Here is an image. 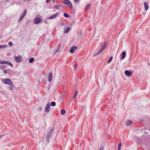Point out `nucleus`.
<instances>
[{"mask_svg":"<svg viewBox=\"0 0 150 150\" xmlns=\"http://www.w3.org/2000/svg\"><path fill=\"white\" fill-rule=\"evenodd\" d=\"M63 4H64L66 5L70 8H72V4L69 0H64L63 1Z\"/></svg>","mask_w":150,"mask_h":150,"instance_id":"obj_5","label":"nucleus"},{"mask_svg":"<svg viewBox=\"0 0 150 150\" xmlns=\"http://www.w3.org/2000/svg\"><path fill=\"white\" fill-rule=\"evenodd\" d=\"M53 3H54L56 1H57V0H53Z\"/></svg>","mask_w":150,"mask_h":150,"instance_id":"obj_38","label":"nucleus"},{"mask_svg":"<svg viewBox=\"0 0 150 150\" xmlns=\"http://www.w3.org/2000/svg\"><path fill=\"white\" fill-rule=\"evenodd\" d=\"M66 111L65 110H61V113L62 115H64L66 113Z\"/></svg>","mask_w":150,"mask_h":150,"instance_id":"obj_23","label":"nucleus"},{"mask_svg":"<svg viewBox=\"0 0 150 150\" xmlns=\"http://www.w3.org/2000/svg\"><path fill=\"white\" fill-rule=\"evenodd\" d=\"M13 87H10L9 88L11 90H13Z\"/></svg>","mask_w":150,"mask_h":150,"instance_id":"obj_34","label":"nucleus"},{"mask_svg":"<svg viewBox=\"0 0 150 150\" xmlns=\"http://www.w3.org/2000/svg\"><path fill=\"white\" fill-rule=\"evenodd\" d=\"M90 6L91 4H87L86 5L85 8V10L86 11L88 10L89 9Z\"/></svg>","mask_w":150,"mask_h":150,"instance_id":"obj_20","label":"nucleus"},{"mask_svg":"<svg viewBox=\"0 0 150 150\" xmlns=\"http://www.w3.org/2000/svg\"><path fill=\"white\" fill-rule=\"evenodd\" d=\"M132 123V122L130 120H128L126 122V125L127 126H129Z\"/></svg>","mask_w":150,"mask_h":150,"instance_id":"obj_17","label":"nucleus"},{"mask_svg":"<svg viewBox=\"0 0 150 150\" xmlns=\"http://www.w3.org/2000/svg\"><path fill=\"white\" fill-rule=\"evenodd\" d=\"M112 59H113V57H110L109 59L108 60V63H109L110 62H111V61H112Z\"/></svg>","mask_w":150,"mask_h":150,"instance_id":"obj_27","label":"nucleus"},{"mask_svg":"<svg viewBox=\"0 0 150 150\" xmlns=\"http://www.w3.org/2000/svg\"><path fill=\"white\" fill-rule=\"evenodd\" d=\"M77 64H75L74 65V70H76V68H77Z\"/></svg>","mask_w":150,"mask_h":150,"instance_id":"obj_29","label":"nucleus"},{"mask_svg":"<svg viewBox=\"0 0 150 150\" xmlns=\"http://www.w3.org/2000/svg\"><path fill=\"white\" fill-rule=\"evenodd\" d=\"M0 64H7L11 67H13V64L10 62L7 61H2L0 60Z\"/></svg>","mask_w":150,"mask_h":150,"instance_id":"obj_6","label":"nucleus"},{"mask_svg":"<svg viewBox=\"0 0 150 150\" xmlns=\"http://www.w3.org/2000/svg\"><path fill=\"white\" fill-rule=\"evenodd\" d=\"M50 104L49 103L47 104L45 109V111L46 112H50Z\"/></svg>","mask_w":150,"mask_h":150,"instance_id":"obj_9","label":"nucleus"},{"mask_svg":"<svg viewBox=\"0 0 150 150\" xmlns=\"http://www.w3.org/2000/svg\"><path fill=\"white\" fill-rule=\"evenodd\" d=\"M6 67H7L6 66H5V65L3 66L2 67V69H4L6 68Z\"/></svg>","mask_w":150,"mask_h":150,"instance_id":"obj_32","label":"nucleus"},{"mask_svg":"<svg viewBox=\"0 0 150 150\" xmlns=\"http://www.w3.org/2000/svg\"><path fill=\"white\" fill-rule=\"evenodd\" d=\"M59 47H58L57 48V50H56V51H55V52L54 53H56V52H58V51L59 50Z\"/></svg>","mask_w":150,"mask_h":150,"instance_id":"obj_33","label":"nucleus"},{"mask_svg":"<svg viewBox=\"0 0 150 150\" xmlns=\"http://www.w3.org/2000/svg\"><path fill=\"white\" fill-rule=\"evenodd\" d=\"M8 45L10 46H12L13 45V43L11 42H8Z\"/></svg>","mask_w":150,"mask_h":150,"instance_id":"obj_30","label":"nucleus"},{"mask_svg":"<svg viewBox=\"0 0 150 150\" xmlns=\"http://www.w3.org/2000/svg\"><path fill=\"white\" fill-rule=\"evenodd\" d=\"M4 72L5 74H6L7 73V71L6 70H4Z\"/></svg>","mask_w":150,"mask_h":150,"instance_id":"obj_35","label":"nucleus"},{"mask_svg":"<svg viewBox=\"0 0 150 150\" xmlns=\"http://www.w3.org/2000/svg\"><path fill=\"white\" fill-rule=\"evenodd\" d=\"M78 91H75V93L73 97L74 98H75L76 97V96H77L78 95Z\"/></svg>","mask_w":150,"mask_h":150,"instance_id":"obj_21","label":"nucleus"},{"mask_svg":"<svg viewBox=\"0 0 150 150\" xmlns=\"http://www.w3.org/2000/svg\"><path fill=\"white\" fill-rule=\"evenodd\" d=\"M54 130V128L52 129L48 133L47 137V140L48 142H49L50 140L52 137V134L53 133Z\"/></svg>","mask_w":150,"mask_h":150,"instance_id":"obj_2","label":"nucleus"},{"mask_svg":"<svg viewBox=\"0 0 150 150\" xmlns=\"http://www.w3.org/2000/svg\"><path fill=\"white\" fill-rule=\"evenodd\" d=\"M1 66L0 65V68H1Z\"/></svg>","mask_w":150,"mask_h":150,"instance_id":"obj_41","label":"nucleus"},{"mask_svg":"<svg viewBox=\"0 0 150 150\" xmlns=\"http://www.w3.org/2000/svg\"><path fill=\"white\" fill-rule=\"evenodd\" d=\"M70 30V28L69 27H68L67 28H64V33H67L69 32Z\"/></svg>","mask_w":150,"mask_h":150,"instance_id":"obj_16","label":"nucleus"},{"mask_svg":"<svg viewBox=\"0 0 150 150\" xmlns=\"http://www.w3.org/2000/svg\"><path fill=\"white\" fill-rule=\"evenodd\" d=\"M26 12L27 10L26 9H25L23 11V12L21 13V15L19 17V18L18 20V22H20L23 19L26 15Z\"/></svg>","mask_w":150,"mask_h":150,"instance_id":"obj_4","label":"nucleus"},{"mask_svg":"<svg viewBox=\"0 0 150 150\" xmlns=\"http://www.w3.org/2000/svg\"><path fill=\"white\" fill-rule=\"evenodd\" d=\"M3 83L5 84H8L10 86H13V83L11 80L8 79H3Z\"/></svg>","mask_w":150,"mask_h":150,"instance_id":"obj_3","label":"nucleus"},{"mask_svg":"<svg viewBox=\"0 0 150 150\" xmlns=\"http://www.w3.org/2000/svg\"><path fill=\"white\" fill-rule=\"evenodd\" d=\"M42 19L41 18L39 17L36 18L34 20V23L35 24H38L41 21Z\"/></svg>","mask_w":150,"mask_h":150,"instance_id":"obj_7","label":"nucleus"},{"mask_svg":"<svg viewBox=\"0 0 150 150\" xmlns=\"http://www.w3.org/2000/svg\"><path fill=\"white\" fill-rule=\"evenodd\" d=\"M62 6L61 4H58L54 6V8L57 9H59L60 7Z\"/></svg>","mask_w":150,"mask_h":150,"instance_id":"obj_19","label":"nucleus"},{"mask_svg":"<svg viewBox=\"0 0 150 150\" xmlns=\"http://www.w3.org/2000/svg\"><path fill=\"white\" fill-rule=\"evenodd\" d=\"M79 0H74V2H78V1H79Z\"/></svg>","mask_w":150,"mask_h":150,"instance_id":"obj_36","label":"nucleus"},{"mask_svg":"<svg viewBox=\"0 0 150 150\" xmlns=\"http://www.w3.org/2000/svg\"><path fill=\"white\" fill-rule=\"evenodd\" d=\"M34 61V58L33 57L30 58L29 60V62L31 63Z\"/></svg>","mask_w":150,"mask_h":150,"instance_id":"obj_24","label":"nucleus"},{"mask_svg":"<svg viewBox=\"0 0 150 150\" xmlns=\"http://www.w3.org/2000/svg\"><path fill=\"white\" fill-rule=\"evenodd\" d=\"M77 49V46H72L70 48L69 52L71 53H73L75 52V50Z\"/></svg>","mask_w":150,"mask_h":150,"instance_id":"obj_8","label":"nucleus"},{"mask_svg":"<svg viewBox=\"0 0 150 150\" xmlns=\"http://www.w3.org/2000/svg\"><path fill=\"white\" fill-rule=\"evenodd\" d=\"M40 109L41 110H42V108H40Z\"/></svg>","mask_w":150,"mask_h":150,"instance_id":"obj_42","label":"nucleus"},{"mask_svg":"<svg viewBox=\"0 0 150 150\" xmlns=\"http://www.w3.org/2000/svg\"><path fill=\"white\" fill-rule=\"evenodd\" d=\"M64 16L66 18H69V16L68 14L66 13H64Z\"/></svg>","mask_w":150,"mask_h":150,"instance_id":"obj_28","label":"nucleus"},{"mask_svg":"<svg viewBox=\"0 0 150 150\" xmlns=\"http://www.w3.org/2000/svg\"><path fill=\"white\" fill-rule=\"evenodd\" d=\"M52 76L53 73L52 72L50 73L48 76V80L49 82H51L52 81Z\"/></svg>","mask_w":150,"mask_h":150,"instance_id":"obj_12","label":"nucleus"},{"mask_svg":"<svg viewBox=\"0 0 150 150\" xmlns=\"http://www.w3.org/2000/svg\"><path fill=\"white\" fill-rule=\"evenodd\" d=\"M51 105L52 106H54L56 105V103L54 101L52 102L51 103Z\"/></svg>","mask_w":150,"mask_h":150,"instance_id":"obj_26","label":"nucleus"},{"mask_svg":"<svg viewBox=\"0 0 150 150\" xmlns=\"http://www.w3.org/2000/svg\"><path fill=\"white\" fill-rule=\"evenodd\" d=\"M21 56L18 55V56L15 57V59L16 62L19 63L21 61Z\"/></svg>","mask_w":150,"mask_h":150,"instance_id":"obj_10","label":"nucleus"},{"mask_svg":"<svg viewBox=\"0 0 150 150\" xmlns=\"http://www.w3.org/2000/svg\"><path fill=\"white\" fill-rule=\"evenodd\" d=\"M74 99V98L73 97V98H72V99L71 100V101L73 100Z\"/></svg>","mask_w":150,"mask_h":150,"instance_id":"obj_39","label":"nucleus"},{"mask_svg":"<svg viewBox=\"0 0 150 150\" xmlns=\"http://www.w3.org/2000/svg\"><path fill=\"white\" fill-rule=\"evenodd\" d=\"M59 14V13H56L55 14L51 16V17H50V19H53L55 18H56L58 15Z\"/></svg>","mask_w":150,"mask_h":150,"instance_id":"obj_14","label":"nucleus"},{"mask_svg":"<svg viewBox=\"0 0 150 150\" xmlns=\"http://www.w3.org/2000/svg\"><path fill=\"white\" fill-rule=\"evenodd\" d=\"M2 137V136L0 135V138Z\"/></svg>","mask_w":150,"mask_h":150,"instance_id":"obj_40","label":"nucleus"},{"mask_svg":"<svg viewBox=\"0 0 150 150\" xmlns=\"http://www.w3.org/2000/svg\"><path fill=\"white\" fill-rule=\"evenodd\" d=\"M125 74L127 76H130L132 74V72L127 70H126L125 71Z\"/></svg>","mask_w":150,"mask_h":150,"instance_id":"obj_11","label":"nucleus"},{"mask_svg":"<svg viewBox=\"0 0 150 150\" xmlns=\"http://www.w3.org/2000/svg\"><path fill=\"white\" fill-rule=\"evenodd\" d=\"M83 35L82 31L81 30H80L79 34V38H82V37Z\"/></svg>","mask_w":150,"mask_h":150,"instance_id":"obj_18","label":"nucleus"},{"mask_svg":"<svg viewBox=\"0 0 150 150\" xmlns=\"http://www.w3.org/2000/svg\"><path fill=\"white\" fill-rule=\"evenodd\" d=\"M126 53L125 51H123L122 53L121 54V56H122L121 59H124L126 56Z\"/></svg>","mask_w":150,"mask_h":150,"instance_id":"obj_15","label":"nucleus"},{"mask_svg":"<svg viewBox=\"0 0 150 150\" xmlns=\"http://www.w3.org/2000/svg\"><path fill=\"white\" fill-rule=\"evenodd\" d=\"M144 5L145 8V10L146 11L148 9L149 7L148 2H144Z\"/></svg>","mask_w":150,"mask_h":150,"instance_id":"obj_13","label":"nucleus"},{"mask_svg":"<svg viewBox=\"0 0 150 150\" xmlns=\"http://www.w3.org/2000/svg\"><path fill=\"white\" fill-rule=\"evenodd\" d=\"M7 46V45L6 44L3 45H0V48H5Z\"/></svg>","mask_w":150,"mask_h":150,"instance_id":"obj_22","label":"nucleus"},{"mask_svg":"<svg viewBox=\"0 0 150 150\" xmlns=\"http://www.w3.org/2000/svg\"><path fill=\"white\" fill-rule=\"evenodd\" d=\"M99 150H104V147L102 146L100 148Z\"/></svg>","mask_w":150,"mask_h":150,"instance_id":"obj_31","label":"nucleus"},{"mask_svg":"<svg viewBox=\"0 0 150 150\" xmlns=\"http://www.w3.org/2000/svg\"><path fill=\"white\" fill-rule=\"evenodd\" d=\"M101 45V46L100 49L99 50L98 52H97L93 54V57H95L99 54L102 51L104 50L107 46V42H105L104 43L102 42Z\"/></svg>","mask_w":150,"mask_h":150,"instance_id":"obj_1","label":"nucleus"},{"mask_svg":"<svg viewBox=\"0 0 150 150\" xmlns=\"http://www.w3.org/2000/svg\"><path fill=\"white\" fill-rule=\"evenodd\" d=\"M122 143H119L118 146V150H120L121 149V146H122Z\"/></svg>","mask_w":150,"mask_h":150,"instance_id":"obj_25","label":"nucleus"},{"mask_svg":"<svg viewBox=\"0 0 150 150\" xmlns=\"http://www.w3.org/2000/svg\"><path fill=\"white\" fill-rule=\"evenodd\" d=\"M50 0H46V2L47 3L49 2L50 1Z\"/></svg>","mask_w":150,"mask_h":150,"instance_id":"obj_37","label":"nucleus"}]
</instances>
